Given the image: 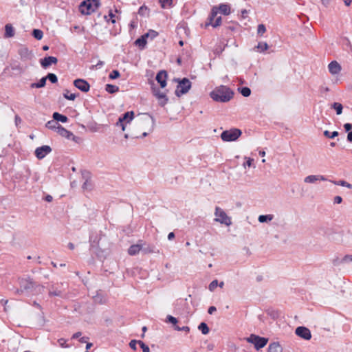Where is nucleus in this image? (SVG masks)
Returning a JSON list of instances; mask_svg holds the SVG:
<instances>
[{
    "instance_id": "f257e3e1",
    "label": "nucleus",
    "mask_w": 352,
    "mask_h": 352,
    "mask_svg": "<svg viewBox=\"0 0 352 352\" xmlns=\"http://www.w3.org/2000/svg\"><path fill=\"white\" fill-rule=\"evenodd\" d=\"M233 91L228 87L221 85L217 87L210 94V97L216 102H227L233 98Z\"/></svg>"
},
{
    "instance_id": "f03ea898",
    "label": "nucleus",
    "mask_w": 352,
    "mask_h": 352,
    "mask_svg": "<svg viewBox=\"0 0 352 352\" xmlns=\"http://www.w3.org/2000/svg\"><path fill=\"white\" fill-rule=\"evenodd\" d=\"M138 124L140 129L151 132L155 126V119L148 113H142L138 119Z\"/></svg>"
},
{
    "instance_id": "7ed1b4c3",
    "label": "nucleus",
    "mask_w": 352,
    "mask_h": 352,
    "mask_svg": "<svg viewBox=\"0 0 352 352\" xmlns=\"http://www.w3.org/2000/svg\"><path fill=\"white\" fill-rule=\"evenodd\" d=\"M100 6L99 0H86L80 3L79 10L82 14H90Z\"/></svg>"
},
{
    "instance_id": "20e7f679",
    "label": "nucleus",
    "mask_w": 352,
    "mask_h": 352,
    "mask_svg": "<svg viewBox=\"0 0 352 352\" xmlns=\"http://www.w3.org/2000/svg\"><path fill=\"white\" fill-rule=\"evenodd\" d=\"M20 288L16 289L17 294H32L34 290L35 284L30 279L23 278L19 282Z\"/></svg>"
},
{
    "instance_id": "39448f33",
    "label": "nucleus",
    "mask_w": 352,
    "mask_h": 352,
    "mask_svg": "<svg viewBox=\"0 0 352 352\" xmlns=\"http://www.w3.org/2000/svg\"><path fill=\"white\" fill-rule=\"evenodd\" d=\"M241 133L242 132L240 129H232L223 131L221 134V138L225 142H232L236 140Z\"/></svg>"
},
{
    "instance_id": "423d86ee",
    "label": "nucleus",
    "mask_w": 352,
    "mask_h": 352,
    "mask_svg": "<svg viewBox=\"0 0 352 352\" xmlns=\"http://www.w3.org/2000/svg\"><path fill=\"white\" fill-rule=\"evenodd\" d=\"M191 87V82L186 78H184L178 81V85L175 90L177 96L180 97L182 95L186 94Z\"/></svg>"
},
{
    "instance_id": "0eeeda50",
    "label": "nucleus",
    "mask_w": 352,
    "mask_h": 352,
    "mask_svg": "<svg viewBox=\"0 0 352 352\" xmlns=\"http://www.w3.org/2000/svg\"><path fill=\"white\" fill-rule=\"evenodd\" d=\"M214 215L216 216L214 221L217 222L226 226H230L232 223L230 217L219 207H216Z\"/></svg>"
},
{
    "instance_id": "6e6552de",
    "label": "nucleus",
    "mask_w": 352,
    "mask_h": 352,
    "mask_svg": "<svg viewBox=\"0 0 352 352\" xmlns=\"http://www.w3.org/2000/svg\"><path fill=\"white\" fill-rule=\"evenodd\" d=\"M247 341L253 344L256 349L259 350L267 344L268 339L252 334L249 338H247Z\"/></svg>"
},
{
    "instance_id": "1a4fd4ad",
    "label": "nucleus",
    "mask_w": 352,
    "mask_h": 352,
    "mask_svg": "<svg viewBox=\"0 0 352 352\" xmlns=\"http://www.w3.org/2000/svg\"><path fill=\"white\" fill-rule=\"evenodd\" d=\"M296 334L301 338L309 340L311 338L310 330L305 327H298L296 329Z\"/></svg>"
},
{
    "instance_id": "9d476101",
    "label": "nucleus",
    "mask_w": 352,
    "mask_h": 352,
    "mask_svg": "<svg viewBox=\"0 0 352 352\" xmlns=\"http://www.w3.org/2000/svg\"><path fill=\"white\" fill-rule=\"evenodd\" d=\"M51 151L52 148L50 146L44 145L35 150V155L38 159L41 160L44 158Z\"/></svg>"
},
{
    "instance_id": "9b49d317",
    "label": "nucleus",
    "mask_w": 352,
    "mask_h": 352,
    "mask_svg": "<svg viewBox=\"0 0 352 352\" xmlns=\"http://www.w3.org/2000/svg\"><path fill=\"white\" fill-rule=\"evenodd\" d=\"M74 85L81 91L87 92L89 90V84L84 79H76L74 81Z\"/></svg>"
},
{
    "instance_id": "f8f14e48",
    "label": "nucleus",
    "mask_w": 352,
    "mask_h": 352,
    "mask_svg": "<svg viewBox=\"0 0 352 352\" xmlns=\"http://www.w3.org/2000/svg\"><path fill=\"white\" fill-rule=\"evenodd\" d=\"M153 91L155 96L158 99L159 104L162 107H164L168 101L166 94L163 92H161L158 89L154 88Z\"/></svg>"
},
{
    "instance_id": "ddd939ff",
    "label": "nucleus",
    "mask_w": 352,
    "mask_h": 352,
    "mask_svg": "<svg viewBox=\"0 0 352 352\" xmlns=\"http://www.w3.org/2000/svg\"><path fill=\"white\" fill-rule=\"evenodd\" d=\"M318 180L326 181L327 179L324 176L320 175H311L304 178V182L307 184H314Z\"/></svg>"
},
{
    "instance_id": "4468645a",
    "label": "nucleus",
    "mask_w": 352,
    "mask_h": 352,
    "mask_svg": "<svg viewBox=\"0 0 352 352\" xmlns=\"http://www.w3.org/2000/svg\"><path fill=\"white\" fill-rule=\"evenodd\" d=\"M18 54L23 60H30L32 57V52L25 47H22L18 50Z\"/></svg>"
},
{
    "instance_id": "2eb2a0df",
    "label": "nucleus",
    "mask_w": 352,
    "mask_h": 352,
    "mask_svg": "<svg viewBox=\"0 0 352 352\" xmlns=\"http://www.w3.org/2000/svg\"><path fill=\"white\" fill-rule=\"evenodd\" d=\"M58 59L54 56H47L41 59L40 63L43 68H47L52 64H56Z\"/></svg>"
},
{
    "instance_id": "dca6fc26",
    "label": "nucleus",
    "mask_w": 352,
    "mask_h": 352,
    "mask_svg": "<svg viewBox=\"0 0 352 352\" xmlns=\"http://www.w3.org/2000/svg\"><path fill=\"white\" fill-rule=\"evenodd\" d=\"M328 69L332 75H336L340 72L342 67L337 61L333 60L329 64Z\"/></svg>"
},
{
    "instance_id": "f3484780",
    "label": "nucleus",
    "mask_w": 352,
    "mask_h": 352,
    "mask_svg": "<svg viewBox=\"0 0 352 352\" xmlns=\"http://www.w3.org/2000/svg\"><path fill=\"white\" fill-rule=\"evenodd\" d=\"M166 77L167 74L165 71H160L156 76V80L160 83L162 88H164L166 85Z\"/></svg>"
},
{
    "instance_id": "a211bd4d",
    "label": "nucleus",
    "mask_w": 352,
    "mask_h": 352,
    "mask_svg": "<svg viewBox=\"0 0 352 352\" xmlns=\"http://www.w3.org/2000/svg\"><path fill=\"white\" fill-rule=\"evenodd\" d=\"M217 6H214L212 10L210 16H208V21L206 23L205 26L208 27L209 25H212L213 22L215 21V19L217 16Z\"/></svg>"
},
{
    "instance_id": "6ab92c4d",
    "label": "nucleus",
    "mask_w": 352,
    "mask_h": 352,
    "mask_svg": "<svg viewBox=\"0 0 352 352\" xmlns=\"http://www.w3.org/2000/svg\"><path fill=\"white\" fill-rule=\"evenodd\" d=\"M57 133L63 137H65L68 140H74L75 135L62 126H60L57 131Z\"/></svg>"
},
{
    "instance_id": "aec40b11",
    "label": "nucleus",
    "mask_w": 352,
    "mask_h": 352,
    "mask_svg": "<svg viewBox=\"0 0 352 352\" xmlns=\"http://www.w3.org/2000/svg\"><path fill=\"white\" fill-rule=\"evenodd\" d=\"M142 248V244L138 243V244H135V245H132L129 248L128 253H129V254H130L131 256L135 255L138 253H139V252L140 251Z\"/></svg>"
},
{
    "instance_id": "412c9836",
    "label": "nucleus",
    "mask_w": 352,
    "mask_h": 352,
    "mask_svg": "<svg viewBox=\"0 0 352 352\" xmlns=\"http://www.w3.org/2000/svg\"><path fill=\"white\" fill-rule=\"evenodd\" d=\"M219 11L224 15H228L230 13V7L228 4L221 3L217 7V12Z\"/></svg>"
},
{
    "instance_id": "4be33fe9",
    "label": "nucleus",
    "mask_w": 352,
    "mask_h": 352,
    "mask_svg": "<svg viewBox=\"0 0 352 352\" xmlns=\"http://www.w3.org/2000/svg\"><path fill=\"white\" fill-rule=\"evenodd\" d=\"M283 349L278 342L271 343L268 346V352H282Z\"/></svg>"
},
{
    "instance_id": "5701e85b",
    "label": "nucleus",
    "mask_w": 352,
    "mask_h": 352,
    "mask_svg": "<svg viewBox=\"0 0 352 352\" xmlns=\"http://www.w3.org/2000/svg\"><path fill=\"white\" fill-rule=\"evenodd\" d=\"M14 30L12 25L10 23L6 24L5 26V37L10 38L14 36Z\"/></svg>"
},
{
    "instance_id": "b1692460",
    "label": "nucleus",
    "mask_w": 352,
    "mask_h": 352,
    "mask_svg": "<svg viewBox=\"0 0 352 352\" xmlns=\"http://www.w3.org/2000/svg\"><path fill=\"white\" fill-rule=\"evenodd\" d=\"M53 119L56 122H66L68 120V118L67 116L62 115L58 112H54L53 113Z\"/></svg>"
},
{
    "instance_id": "393cba45",
    "label": "nucleus",
    "mask_w": 352,
    "mask_h": 352,
    "mask_svg": "<svg viewBox=\"0 0 352 352\" xmlns=\"http://www.w3.org/2000/svg\"><path fill=\"white\" fill-rule=\"evenodd\" d=\"M46 127L50 129H52V130H55L56 131H58L59 127L61 126L60 124H59L57 122H56L54 119L52 120H50L48 121L46 124H45Z\"/></svg>"
},
{
    "instance_id": "a878e982",
    "label": "nucleus",
    "mask_w": 352,
    "mask_h": 352,
    "mask_svg": "<svg viewBox=\"0 0 352 352\" xmlns=\"http://www.w3.org/2000/svg\"><path fill=\"white\" fill-rule=\"evenodd\" d=\"M134 117L133 111H127L124 113L120 118L125 123L130 122Z\"/></svg>"
},
{
    "instance_id": "bb28decb",
    "label": "nucleus",
    "mask_w": 352,
    "mask_h": 352,
    "mask_svg": "<svg viewBox=\"0 0 352 352\" xmlns=\"http://www.w3.org/2000/svg\"><path fill=\"white\" fill-rule=\"evenodd\" d=\"M331 107L336 111L337 115H341L342 113L343 106L341 103L333 102L331 104Z\"/></svg>"
},
{
    "instance_id": "cd10ccee",
    "label": "nucleus",
    "mask_w": 352,
    "mask_h": 352,
    "mask_svg": "<svg viewBox=\"0 0 352 352\" xmlns=\"http://www.w3.org/2000/svg\"><path fill=\"white\" fill-rule=\"evenodd\" d=\"M330 182L331 183L334 184L335 185L344 186V187H346V188H347L349 189H352V184L348 183L347 182H346L344 180H338V181L330 180Z\"/></svg>"
},
{
    "instance_id": "c85d7f7f",
    "label": "nucleus",
    "mask_w": 352,
    "mask_h": 352,
    "mask_svg": "<svg viewBox=\"0 0 352 352\" xmlns=\"http://www.w3.org/2000/svg\"><path fill=\"white\" fill-rule=\"evenodd\" d=\"M146 37H144V34L138 38L135 41V44L141 48H144L146 44Z\"/></svg>"
},
{
    "instance_id": "c756f323",
    "label": "nucleus",
    "mask_w": 352,
    "mask_h": 352,
    "mask_svg": "<svg viewBox=\"0 0 352 352\" xmlns=\"http://www.w3.org/2000/svg\"><path fill=\"white\" fill-rule=\"evenodd\" d=\"M273 218L274 216L272 214H262L258 217V220L260 223H265L272 221Z\"/></svg>"
},
{
    "instance_id": "7c9ffc66",
    "label": "nucleus",
    "mask_w": 352,
    "mask_h": 352,
    "mask_svg": "<svg viewBox=\"0 0 352 352\" xmlns=\"http://www.w3.org/2000/svg\"><path fill=\"white\" fill-rule=\"evenodd\" d=\"M47 78L43 77L41 79H40L38 82L36 83H32L31 85V87L32 88H41L45 87L46 84Z\"/></svg>"
},
{
    "instance_id": "2f4dec72",
    "label": "nucleus",
    "mask_w": 352,
    "mask_h": 352,
    "mask_svg": "<svg viewBox=\"0 0 352 352\" xmlns=\"http://www.w3.org/2000/svg\"><path fill=\"white\" fill-rule=\"evenodd\" d=\"M105 90L109 94H114L119 91V87L111 84L106 85Z\"/></svg>"
},
{
    "instance_id": "473e14b6",
    "label": "nucleus",
    "mask_w": 352,
    "mask_h": 352,
    "mask_svg": "<svg viewBox=\"0 0 352 352\" xmlns=\"http://www.w3.org/2000/svg\"><path fill=\"white\" fill-rule=\"evenodd\" d=\"M352 263V255L346 254L344 257H342L339 261L338 264H347Z\"/></svg>"
},
{
    "instance_id": "72a5a7b5",
    "label": "nucleus",
    "mask_w": 352,
    "mask_h": 352,
    "mask_svg": "<svg viewBox=\"0 0 352 352\" xmlns=\"http://www.w3.org/2000/svg\"><path fill=\"white\" fill-rule=\"evenodd\" d=\"M198 329L200 330L201 333L204 335L208 334L210 331L207 324L205 322H201L198 326Z\"/></svg>"
},
{
    "instance_id": "f704fd0d",
    "label": "nucleus",
    "mask_w": 352,
    "mask_h": 352,
    "mask_svg": "<svg viewBox=\"0 0 352 352\" xmlns=\"http://www.w3.org/2000/svg\"><path fill=\"white\" fill-rule=\"evenodd\" d=\"M239 92L244 97H248L251 94V89L248 87H243L238 89Z\"/></svg>"
},
{
    "instance_id": "c9c22d12",
    "label": "nucleus",
    "mask_w": 352,
    "mask_h": 352,
    "mask_svg": "<svg viewBox=\"0 0 352 352\" xmlns=\"http://www.w3.org/2000/svg\"><path fill=\"white\" fill-rule=\"evenodd\" d=\"M32 36L37 40L42 39L43 36V32L41 30L34 29L32 31Z\"/></svg>"
},
{
    "instance_id": "e433bc0d",
    "label": "nucleus",
    "mask_w": 352,
    "mask_h": 352,
    "mask_svg": "<svg viewBox=\"0 0 352 352\" xmlns=\"http://www.w3.org/2000/svg\"><path fill=\"white\" fill-rule=\"evenodd\" d=\"M149 10L148 8L145 6H142L139 8L138 14L141 16H148Z\"/></svg>"
},
{
    "instance_id": "4c0bfd02",
    "label": "nucleus",
    "mask_w": 352,
    "mask_h": 352,
    "mask_svg": "<svg viewBox=\"0 0 352 352\" xmlns=\"http://www.w3.org/2000/svg\"><path fill=\"white\" fill-rule=\"evenodd\" d=\"M63 96L65 98L69 100H74L76 98V95L75 94H70L67 89H66L63 93Z\"/></svg>"
},
{
    "instance_id": "58836bf2",
    "label": "nucleus",
    "mask_w": 352,
    "mask_h": 352,
    "mask_svg": "<svg viewBox=\"0 0 352 352\" xmlns=\"http://www.w3.org/2000/svg\"><path fill=\"white\" fill-rule=\"evenodd\" d=\"M49 296H62V292L57 289H54V287H52V289H50V291H49Z\"/></svg>"
},
{
    "instance_id": "ea45409f",
    "label": "nucleus",
    "mask_w": 352,
    "mask_h": 352,
    "mask_svg": "<svg viewBox=\"0 0 352 352\" xmlns=\"http://www.w3.org/2000/svg\"><path fill=\"white\" fill-rule=\"evenodd\" d=\"M256 47L258 49V51L264 52L268 49L269 46L267 43L260 42L258 43Z\"/></svg>"
},
{
    "instance_id": "a19ab883",
    "label": "nucleus",
    "mask_w": 352,
    "mask_h": 352,
    "mask_svg": "<svg viewBox=\"0 0 352 352\" xmlns=\"http://www.w3.org/2000/svg\"><path fill=\"white\" fill-rule=\"evenodd\" d=\"M324 135L326 137V138H330V139H333L336 137H337L338 135V131H333L332 133H330L329 131L326 130L324 131Z\"/></svg>"
},
{
    "instance_id": "79ce46f5",
    "label": "nucleus",
    "mask_w": 352,
    "mask_h": 352,
    "mask_svg": "<svg viewBox=\"0 0 352 352\" xmlns=\"http://www.w3.org/2000/svg\"><path fill=\"white\" fill-rule=\"evenodd\" d=\"M158 35V33L153 30H150L147 33L144 34V37L151 38V39L155 38Z\"/></svg>"
},
{
    "instance_id": "37998d69",
    "label": "nucleus",
    "mask_w": 352,
    "mask_h": 352,
    "mask_svg": "<svg viewBox=\"0 0 352 352\" xmlns=\"http://www.w3.org/2000/svg\"><path fill=\"white\" fill-rule=\"evenodd\" d=\"M160 6L163 8H166L168 6H171L173 0H159Z\"/></svg>"
},
{
    "instance_id": "c03bdc74",
    "label": "nucleus",
    "mask_w": 352,
    "mask_h": 352,
    "mask_svg": "<svg viewBox=\"0 0 352 352\" xmlns=\"http://www.w3.org/2000/svg\"><path fill=\"white\" fill-rule=\"evenodd\" d=\"M45 78L48 79L52 83H56L58 81L57 76L52 73H49Z\"/></svg>"
},
{
    "instance_id": "a18cd8bd",
    "label": "nucleus",
    "mask_w": 352,
    "mask_h": 352,
    "mask_svg": "<svg viewBox=\"0 0 352 352\" xmlns=\"http://www.w3.org/2000/svg\"><path fill=\"white\" fill-rule=\"evenodd\" d=\"M166 322L175 325L178 321L176 318H175L170 315H168L166 316Z\"/></svg>"
},
{
    "instance_id": "49530a36",
    "label": "nucleus",
    "mask_w": 352,
    "mask_h": 352,
    "mask_svg": "<svg viewBox=\"0 0 352 352\" xmlns=\"http://www.w3.org/2000/svg\"><path fill=\"white\" fill-rule=\"evenodd\" d=\"M266 32V28L263 24H259L257 28V34L262 36Z\"/></svg>"
},
{
    "instance_id": "de8ad7c7",
    "label": "nucleus",
    "mask_w": 352,
    "mask_h": 352,
    "mask_svg": "<svg viewBox=\"0 0 352 352\" xmlns=\"http://www.w3.org/2000/svg\"><path fill=\"white\" fill-rule=\"evenodd\" d=\"M138 344L142 349V352H150L149 347L147 345H146L142 341L139 340Z\"/></svg>"
},
{
    "instance_id": "09e8293b",
    "label": "nucleus",
    "mask_w": 352,
    "mask_h": 352,
    "mask_svg": "<svg viewBox=\"0 0 352 352\" xmlns=\"http://www.w3.org/2000/svg\"><path fill=\"white\" fill-rule=\"evenodd\" d=\"M218 286V280H212L209 286H208V289H210V291L212 292L214 290V289Z\"/></svg>"
},
{
    "instance_id": "8fccbe9b",
    "label": "nucleus",
    "mask_w": 352,
    "mask_h": 352,
    "mask_svg": "<svg viewBox=\"0 0 352 352\" xmlns=\"http://www.w3.org/2000/svg\"><path fill=\"white\" fill-rule=\"evenodd\" d=\"M221 21H222L221 16H217L215 19V21L213 22V24L212 25V26L213 28H217L218 26H220L221 24Z\"/></svg>"
},
{
    "instance_id": "3c124183",
    "label": "nucleus",
    "mask_w": 352,
    "mask_h": 352,
    "mask_svg": "<svg viewBox=\"0 0 352 352\" xmlns=\"http://www.w3.org/2000/svg\"><path fill=\"white\" fill-rule=\"evenodd\" d=\"M120 72L118 70H113L109 74V78L111 79H116L120 77Z\"/></svg>"
},
{
    "instance_id": "603ef678",
    "label": "nucleus",
    "mask_w": 352,
    "mask_h": 352,
    "mask_svg": "<svg viewBox=\"0 0 352 352\" xmlns=\"http://www.w3.org/2000/svg\"><path fill=\"white\" fill-rule=\"evenodd\" d=\"M91 188V183L88 179H86L85 182L82 184V188L84 190H89Z\"/></svg>"
},
{
    "instance_id": "864d4df0",
    "label": "nucleus",
    "mask_w": 352,
    "mask_h": 352,
    "mask_svg": "<svg viewBox=\"0 0 352 352\" xmlns=\"http://www.w3.org/2000/svg\"><path fill=\"white\" fill-rule=\"evenodd\" d=\"M116 126H120L123 131H125V122L124 120L121 119L120 117L119 118L118 122H116Z\"/></svg>"
},
{
    "instance_id": "5fc2aeb1",
    "label": "nucleus",
    "mask_w": 352,
    "mask_h": 352,
    "mask_svg": "<svg viewBox=\"0 0 352 352\" xmlns=\"http://www.w3.org/2000/svg\"><path fill=\"white\" fill-rule=\"evenodd\" d=\"M175 329L177 331H184L186 332H189L190 328L188 326H185L183 327H179V326H175Z\"/></svg>"
},
{
    "instance_id": "6e6d98bb",
    "label": "nucleus",
    "mask_w": 352,
    "mask_h": 352,
    "mask_svg": "<svg viewBox=\"0 0 352 352\" xmlns=\"http://www.w3.org/2000/svg\"><path fill=\"white\" fill-rule=\"evenodd\" d=\"M138 343V341L135 340H132L130 342H129V346L133 349V350H136L137 348H136V344Z\"/></svg>"
},
{
    "instance_id": "4d7b16f0",
    "label": "nucleus",
    "mask_w": 352,
    "mask_h": 352,
    "mask_svg": "<svg viewBox=\"0 0 352 352\" xmlns=\"http://www.w3.org/2000/svg\"><path fill=\"white\" fill-rule=\"evenodd\" d=\"M58 342L62 347H69V346L66 344V340L64 338H60Z\"/></svg>"
},
{
    "instance_id": "13d9d810",
    "label": "nucleus",
    "mask_w": 352,
    "mask_h": 352,
    "mask_svg": "<svg viewBox=\"0 0 352 352\" xmlns=\"http://www.w3.org/2000/svg\"><path fill=\"white\" fill-rule=\"evenodd\" d=\"M245 159H247V161L243 164L244 168H245L246 166L249 167L251 166L253 162V159H251L250 157H245Z\"/></svg>"
},
{
    "instance_id": "bf43d9fd",
    "label": "nucleus",
    "mask_w": 352,
    "mask_h": 352,
    "mask_svg": "<svg viewBox=\"0 0 352 352\" xmlns=\"http://www.w3.org/2000/svg\"><path fill=\"white\" fill-rule=\"evenodd\" d=\"M344 128L346 132H350L351 131V130L352 129V124L350 123H346L344 124Z\"/></svg>"
},
{
    "instance_id": "052dcab7",
    "label": "nucleus",
    "mask_w": 352,
    "mask_h": 352,
    "mask_svg": "<svg viewBox=\"0 0 352 352\" xmlns=\"http://www.w3.org/2000/svg\"><path fill=\"white\" fill-rule=\"evenodd\" d=\"M342 201V198L340 196H336L333 199L334 204H341Z\"/></svg>"
},
{
    "instance_id": "680f3d73",
    "label": "nucleus",
    "mask_w": 352,
    "mask_h": 352,
    "mask_svg": "<svg viewBox=\"0 0 352 352\" xmlns=\"http://www.w3.org/2000/svg\"><path fill=\"white\" fill-rule=\"evenodd\" d=\"M216 311H217V308L214 306H211L208 308V312L209 314H212Z\"/></svg>"
},
{
    "instance_id": "e2e57ef3",
    "label": "nucleus",
    "mask_w": 352,
    "mask_h": 352,
    "mask_svg": "<svg viewBox=\"0 0 352 352\" xmlns=\"http://www.w3.org/2000/svg\"><path fill=\"white\" fill-rule=\"evenodd\" d=\"M89 340V338L88 337H82L79 339V341L82 343H87V340Z\"/></svg>"
},
{
    "instance_id": "0e129e2a",
    "label": "nucleus",
    "mask_w": 352,
    "mask_h": 352,
    "mask_svg": "<svg viewBox=\"0 0 352 352\" xmlns=\"http://www.w3.org/2000/svg\"><path fill=\"white\" fill-rule=\"evenodd\" d=\"M320 89L321 92H328V91H329V89L328 87H323V86H322V87H320Z\"/></svg>"
},
{
    "instance_id": "69168bd1",
    "label": "nucleus",
    "mask_w": 352,
    "mask_h": 352,
    "mask_svg": "<svg viewBox=\"0 0 352 352\" xmlns=\"http://www.w3.org/2000/svg\"><path fill=\"white\" fill-rule=\"evenodd\" d=\"M80 336H81V332H76L72 336V338L76 339V338H78Z\"/></svg>"
},
{
    "instance_id": "338daca9",
    "label": "nucleus",
    "mask_w": 352,
    "mask_h": 352,
    "mask_svg": "<svg viewBox=\"0 0 352 352\" xmlns=\"http://www.w3.org/2000/svg\"><path fill=\"white\" fill-rule=\"evenodd\" d=\"M347 141L351 142H352V131L348 133L347 135Z\"/></svg>"
},
{
    "instance_id": "774afa93",
    "label": "nucleus",
    "mask_w": 352,
    "mask_h": 352,
    "mask_svg": "<svg viewBox=\"0 0 352 352\" xmlns=\"http://www.w3.org/2000/svg\"><path fill=\"white\" fill-rule=\"evenodd\" d=\"M175 238V234L173 232H170L168 234V240H172Z\"/></svg>"
}]
</instances>
